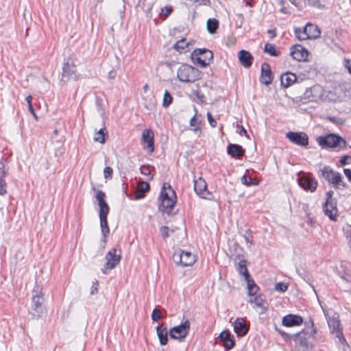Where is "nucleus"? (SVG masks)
<instances>
[{"mask_svg": "<svg viewBox=\"0 0 351 351\" xmlns=\"http://www.w3.org/2000/svg\"><path fill=\"white\" fill-rule=\"evenodd\" d=\"M219 339L223 343V346L226 350H230L234 346V337L232 336L229 330H223L219 334Z\"/></svg>", "mask_w": 351, "mask_h": 351, "instance_id": "obj_25", "label": "nucleus"}, {"mask_svg": "<svg viewBox=\"0 0 351 351\" xmlns=\"http://www.w3.org/2000/svg\"><path fill=\"white\" fill-rule=\"evenodd\" d=\"M121 256L120 254H117V250L115 248L111 249L106 256V263L104 268L102 269V272L106 274V269H114L120 262Z\"/></svg>", "mask_w": 351, "mask_h": 351, "instance_id": "obj_12", "label": "nucleus"}, {"mask_svg": "<svg viewBox=\"0 0 351 351\" xmlns=\"http://www.w3.org/2000/svg\"><path fill=\"white\" fill-rule=\"evenodd\" d=\"M105 197V193L100 190L97 191L95 197L98 202V205L99 207V215H108L109 213L110 208L104 199Z\"/></svg>", "mask_w": 351, "mask_h": 351, "instance_id": "obj_24", "label": "nucleus"}, {"mask_svg": "<svg viewBox=\"0 0 351 351\" xmlns=\"http://www.w3.org/2000/svg\"><path fill=\"white\" fill-rule=\"evenodd\" d=\"M306 326H309L311 327H313V322L312 320H310L308 324H306Z\"/></svg>", "mask_w": 351, "mask_h": 351, "instance_id": "obj_64", "label": "nucleus"}, {"mask_svg": "<svg viewBox=\"0 0 351 351\" xmlns=\"http://www.w3.org/2000/svg\"><path fill=\"white\" fill-rule=\"evenodd\" d=\"M75 72L76 69L73 61L70 58L66 60L63 64L60 81L64 84L66 83L73 75L75 74Z\"/></svg>", "mask_w": 351, "mask_h": 351, "instance_id": "obj_17", "label": "nucleus"}, {"mask_svg": "<svg viewBox=\"0 0 351 351\" xmlns=\"http://www.w3.org/2000/svg\"><path fill=\"white\" fill-rule=\"evenodd\" d=\"M351 162V156H343L340 159V164L341 165H346L349 164Z\"/></svg>", "mask_w": 351, "mask_h": 351, "instance_id": "obj_51", "label": "nucleus"}, {"mask_svg": "<svg viewBox=\"0 0 351 351\" xmlns=\"http://www.w3.org/2000/svg\"><path fill=\"white\" fill-rule=\"evenodd\" d=\"M296 75L294 73L290 72L283 73L280 76L281 85L285 88H287L291 86L296 81Z\"/></svg>", "mask_w": 351, "mask_h": 351, "instance_id": "obj_29", "label": "nucleus"}, {"mask_svg": "<svg viewBox=\"0 0 351 351\" xmlns=\"http://www.w3.org/2000/svg\"><path fill=\"white\" fill-rule=\"evenodd\" d=\"M264 51L272 56H277L278 52L276 50V47L273 44L266 43L264 47Z\"/></svg>", "mask_w": 351, "mask_h": 351, "instance_id": "obj_41", "label": "nucleus"}, {"mask_svg": "<svg viewBox=\"0 0 351 351\" xmlns=\"http://www.w3.org/2000/svg\"><path fill=\"white\" fill-rule=\"evenodd\" d=\"M283 5V3L281 5ZM280 12L284 13V14H287L288 13L287 8L285 7H284V6L281 7Z\"/></svg>", "mask_w": 351, "mask_h": 351, "instance_id": "obj_61", "label": "nucleus"}, {"mask_svg": "<svg viewBox=\"0 0 351 351\" xmlns=\"http://www.w3.org/2000/svg\"><path fill=\"white\" fill-rule=\"evenodd\" d=\"M333 191H328L326 195V200L323 206V210L324 214L329 217L330 220L336 221L338 210L337 207V200L335 198H333Z\"/></svg>", "mask_w": 351, "mask_h": 351, "instance_id": "obj_6", "label": "nucleus"}, {"mask_svg": "<svg viewBox=\"0 0 351 351\" xmlns=\"http://www.w3.org/2000/svg\"><path fill=\"white\" fill-rule=\"evenodd\" d=\"M275 329L282 336V337L284 338L285 341L292 339L295 342L300 341V344L302 345L306 339L305 336L302 335L304 333V330L295 334L291 335L278 329L277 327H275Z\"/></svg>", "mask_w": 351, "mask_h": 351, "instance_id": "obj_22", "label": "nucleus"}, {"mask_svg": "<svg viewBox=\"0 0 351 351\" xmlns=\"http://www.w3.org/2000/svg\"><path fill=\"white\" fill-rule=\"evenodd\" d=\"M191 1L197 5H207L210 4V0H191Z\"/></svg>", "mask_w": 351, "mask_h": 351, "instance_id": "obj_53", "label": "nucleus"}, {"mask_svg": "<svg viewBox=\"0 0 351 351\" xmlns=\"http://www.w3.org/2000/svg\"><path fill=\"white\" fill-rule=\"evenodd\" d=\"M345 66L348 69V72L351 74V60H346Z\"/></svg>", "mask_w": 351, "mask_h": 351, "instance_id": "obj_58", "label": "nucleus"}, {"mask_svg": "<svg viewBox=\"0 0 351 351\" xmlns=\"http://www.w3.org/2000/svg\"><path fill=\"white\" fill-rule=\"evenodd\" d=\"M228 153L232 157H241L245 154V149L241 145L230 144L228 146Z\"/></svg>", "mask_w": 351, "mask_h": 351, "instance_id": "obj_31", "label": "nucleus"}, {"mask_svg": "<svg viewBox=\"0 0 351 351\" xmlns=\"http://www.w3.org/2000/svg\"><path fill=\"white\" fill-rule=\"evenodd\" d=\"M172 10L173 9L171 6H165L162 9V12L165 18L167 17L172 12Z\"/></svg>", "mask_w": 351, "mask_h": 351, "instance_id": "obj_52", "label": "nucleus"}, {"mask_svg": "<svg viewBox=\"0 0 351 351\" xmlns=\"http://www.w3.org/2000/svg\"><path fill=\"white\" fill-rule=\"evenodd\" d=\"M105 128H101L99 130H98L94 136V141L95 142H99L100 143H104L106 141L105 136L107 134V132L105 133Z\"/></svg>", "mask_w": 351, "mask_h": 351, "instance_id": "obj_39", "label": "nucleus"}, {"mask_svg": "<svg viewBox=\"0 0 351 351\" xmlns=\"http://www.w3.org/2000/svg\"><path fill=\"white\" fill-rule=\"evenodd\" d=\"M156 334L160 345H166L168 342V334H169V330H167V326L164 324H159L156 327Z\"/></svg>", "mask_w": 351, "mask_h": 351, "instance_id": "obj_27", "label": "nucleus"}, {"mask_svg": "<svg viewBox=\"0 0 351 351\" xmlns=\"http://www.w3.org/2000/svg\"><path fill=\"white\" fill-rule=\"evenodd\" d=\"M116 77V73L114 70H111L108 75V78L109 80H114Z\"/></svg>", "mask_w": 351, "mask_h": 351, "instance_id": "obj_57", "label": "nucleus"}, {"mask_svg": "<svg viewBox=\"0 0 351 351\" xmlns=\"http://www.w3.org/2000/svg\"><path fill=\"white\" fill-rule=\"evenodd\" d=\"M32 96L29 95H28L25 100L28 104V110L30 112V113L33 115V117H34V119L37 121L38 120V117L35 112V110L33 108V106H32Z\"/></svg>", "mask_w": 351, "mask_h": 351, "instance_id": "obj_44", "label": "nucleus"}, {"mask_svg": "<svg viewBox=\"0 0 351 351\" xmlns=\"http://www.w3.org/2000/svg\"><path fill=\"white\" fill-rule=\"evenodd\" d=\"M234 329L239 336L243 337L247 332L248 328L246 326L245 320L243 318H237L233 323Z\"/></svg>", "mask_w": 351, "mask_h": 351, "instance_id": "obj_28", "label": "nucleus"}, {"mask_svg": "<svg viewBox=\"0 0 351 351\" xmlns=\"http://www.w3.org/2000/svg\"><path fill=\"white\" fill-rule=\"evenodd\" d=\"M113 170L110 167H106L104 169V175L106 179H111Z\"/></svg>", "mask_w": 351, "mask_h": 351, "instance_id": "obj_49", "label": "nucleus"}, {"mask_svg": "<svg viewBox=\"0 0 351 351\" xmlns=\"http://www.w3.org/2000/svg\"><path fill=\"white\" fill-rule=\"evenodd\" d=\"M348 236L350 237L349 245L351 247V227H350V229L348 230Z\"/></svg>", "mask_w": 351, "mask_h": 351, "instance_id": "obj_62", "label": "nucleus"}, {"mask_svg": "<svg viewBox=\"0 0 351 351\" xmlns=\"http://www.w3.org/2000/svg\"><path fill=\"white\" fill-rule=\"evenodd\" d=\"M241 182L243 184L250 186V185H258V182L256 180H254L250 177H247V176H243L241 178Z\"/></svg>", "mask_w": 351, "mask_h": 351, "instance_id": "obj_43", "label": "nucleus"}, {"mask_svg": "<svg viewBox=\"0 0 351 351\" xmlns=\"http://www.w3.org/2000/svg\"><path fill=\"white\" fill-rule=\"evenodd\" d=\"M7 171L5 169V164L3 162L0 161V195H4L6 193L5 183L3 180V178L5 176Z\"/></svg>", "mask_w": 351, "mask_h": 351, "instance_id": "obj_34", "label": "nucleus"}, {"mask_svg": "<svg viewBox=\"0 0 351 351\" xmlns=\"http://www.w3.org/2000/svg\"><path fill=\"white\" fill-rule=\"evenodd\" d=\"M200 121L196 119V116H193L190 120V125L194 127L193 130L197 132L200 130Z\"/></svg>", "mask_w": 351, "mask_h": 351, "instance_id": "obj_45", "label": "nucleus"}, {"mask_svg": "<svg viewBox=\"0 0 351 351\" xmlns=\"http://www.w3.org/2000/svg\"><path fill=\"white\" fill-rule=\"evenodd\" d=\"M343 173L345 176L348 178V179L351 181V169H344Z\"/></svg>", "mask_w": 351, "mask_h": 351, "instance_id": "obj_56", "label": "nucleus"}, {"mask_svg": "<svg viewBox=\"0 0 351 351\" xmlns=\"http://www.w3.org/2000/svg\"><path fill=\"white\" fill-rule=\"evenodd\" d=\"M324 89L319 85H315L310 88L306 90L305 97L311 101H318L319 100L325 99Z\"/></svg>", "mask_w": 351, "mask_h": 351, "instance_id": "obj_13", "label": "nucleus"}, {"mask_svg": "<svg viewBox=\"0 0 351 351\" xmlns=\"http://www.w3.org/2000/svg\"><path fill=\"white\" fill-rule=\"evenodd\" d=\"M173 260L177 265L183 267L192 265L195 262V258L190 252L180 251L173 254Z\"/></svg>", "mask_w": 351, "mask_h": 351, "instance_id": "obj_11", "label": "nucleus"}, {"mask_svg": "<svg viewBox=\"0 0 351 351\" xmlns=\"http://www.w3.org/2000/svg\"><path fill=\"white\" fill-rule=\"evenodd\" d=\"M154 170V167L151 165H143L140 169L141 173L143 175L147 176V179L149 180H152L153 179L152 171Z\"/></svg>", "mask_w": 351, "mask_h": 351, "instance_id": "obj_38", "label": "nucleus"}, {"mask_svg": "<svg viewBox=\"0 0 351 351\" xmlns=\"http://www.w3.org/2000/svg\"><path fill=\"white\" fill-rule=\"evenodd\" d=\"M287 289H288V285H287V284H286L285 282H278L275 285V290L278 292H281V293L285 292L287 290Z\"/></svg>", "mask_w": 351, "mask_h": 351, "instance_id": "obj_47", "label": "nucleus"}, {"mask_svg": "<svg viewBox=\"0 0 351 351\" xmlns=\"http://www.w3.org/2000/svg\"><path fill=\"white\" fill-rule=\"evenodd\" d=\"M193 182L194 190L196 193L202 198L210 199L212 195L207 190V184L206 181L202 178H198L197 179H194Z\"/></svg>", "mask_w": 351, "mask_h": 351, "instance_id": "obj_14", "label": "nucleus"}, {"mask_svg": "<svg viewBox=\"0 0 351 351\" xmlns=\"http://www.w3.org/2000/svg\"><path fill=\"white\" fill-rule=\"evenodd\" d=\"M267 33L271 38H274L276 36V32L274 29H269Z\"/></svg>", "mask_w": 351, "mask_h": 351, "instance_id": "obj_60", "label": "nucleus"}, {"mask_svg": "<svg viewBox=\"0 0 351 351\" xmlns=\"http://www.w3.org/2000/svg\"><path fill=\"white\" fill-rule=\"evenodd\" d=\"M189 43L184 38L177 41L173 46V48L179 52L184 51L187 47Z\"/></svg>", "mask_w": 351, "mask_h": 351, "instance_id": "obj_40", "label": "nucleus"}, {"mask_svg": "<svg viewBox=\"0 0 351 351\" xmlns=\"http://www.w3.org/2000/svg\"><path fill=\"white\" fill-rule=\"evenodd\" d=\"M105 197V193L100 190L97 191L95 197L98 202V205L99 207V215H108L109 213L110 208L104 199Z\"/></svg>", "mask_w": 351, "mask_h": 351, "instance_id": "obj_23", "label": "nucleus"}, {"mask_svg": "<svg viewBox=\"0 0 351 351\" xmlns=\"http://www.w3.org/2000/svg\"><path fill=\"white\" fill-rule=\"evenodd\" d=\"M160 233L163 239H167L169 236V228L167 226H164L160 227Z\"/></svg>", "mask_w": 351, "mask_h": 351, "instance_id": "obj_48", "label": "nucleus"}, {"mask_svg": "<svg viewBox=\"0 0 351 351\" xmlns=\"http://www.w3.org/2000/svg\"><path fill=\"white\" fill-rule=\"evenodd\" d=\"M291 56L298 61H305L308 56V51L300 45H295L291 47Z\"/></svg>", "mask_w": 351, "mask_h": 351, "instance_id": "obj_18", "label": "nucleus"}, {"mask_svg": "<svg viewBox=\"0 0 351 351\" xmlns=\"http://www.w3.org/2000/svg\"><path fill=\"white\" fill-rule=\"evenodd\" d=\"M238 58L241 64L245 68H249L252 64L254 57L246 50L242 49L239 51Z\"/></svg>", "mask_w": 351, "mask_h": 351, "instance_id": "obj_26", "label": "nucleus"}, {"mask_svg": "<svg viewBox=\"0 0 351 351\" xmlns=\"http://www.w3.org/2000/svg\"><path fill=\"white\" fill-rule=\"evenodd\" d=\"M294 33L299 40L316 39L320 36L321 31L319 27L312 23H308L303 29L295 27Z\"/></svg>", "mask_w": 351, "mask_h": 351, "instance_id": "obj_4", "label": "nucleus"}, {"mask_svg": "<svg viewBox=\"0 0 351 351\" xmlns=\"http://www.w3.org/2000/svg\"><path fill=\"white\" fill-rule=\"evenodd\" d=\"M247 282V293L250 298L256 295V293L258 290V287L255 284L254 281L251 278L245 280Z\"/></svg>", "mask_w": 351, "mask_h": 351, "instance_id": "obj_36", "label": "nucleus"}, {"mask_svg": "<svg viewBox=\"0 0 351 351\" xmlns=\"http://www.w3.org/2000/svg\"><path fill=\"white\" fill-rule=\"evenodd\" d=\"M250 304H254L256 307L263 310H266L268 307L267 301L261 295H255L250 298L248 300Z\"/></svg>", "mask_w": 351, "mask_h": 351, "instance_id": "obj_32", "label": "nucleus"}, {"mask_svg": "<svg viewBox=\"0 0 351 351\" xmlns=\"http://www.w3.org/2000/svg\"><path fill=\"white\" fill-rule=\"evenodd\" d=\"M299 185L304 190H308L313 192L317 186V180L309 175H304L298 179Z\"/></svg>", "mask_w": 351, "mask_h": 351, "instance_id": "obj_16", "label": "nucleus"}, {"mask_svg": "<svg viewBox=\"0 0 351 351\" xmlns=\"http://www.w3.org/2000/svg\"><path fill=\"white\" fill-rule=\"evenodd\" d=\"M148 88H149L148 84H145V85L143 86V90H144L145 92H147V90H148Z\"/></svg>", "mask_w": 351, "mask_h": 351, "instance_id": "obj_63", "label": "nucleus"}, {"mask_svg": "<svg viewBox=\"0 0 351 351\" xmlns=\"http://www.w3.org/2000/svg\"><path fill=\"white\" fill-rule=\"evenodd\" d=\"M237 270L241 275L244 276L245 280H247L248 278H251L247 271L245 260H239V261L237 263Z\"/></svg>", "mask_w": 351, "mask_h": 351, "instance_id": "obj_33", "label": "nucleus"}, {"mask_svg": "<svg viewBox=\"0 0 351 351\" xmlns=\"http://www.w3.org/2000/svg\"><path fill=\"white\" fill-rule=\"evenodd\" d=\"M191 58L194 63L199 64L202 67H206L213 60V53L208 49H196L193 51Z\"/></svg>", "mask_w": 351, "mask_h": 351, "instance_id": "obj_7", "label": "nucleus"}, {"mask_svg": "<svg viewBox=\"0 0 351 351\" xmlns=\"http://www.w3.org/2000/svg\"><path fill=\"white\" fill-rule=\"evenodd\" d=\"M207 119L212 128H215L217 125V121L213 119L210 112H207Z\"/></svg>", "mask_w": 351, "mask_h": 351, "instance_id": "obj_50", "label": "nucleus"}, {"mask_svg": "<svg viewBox=\"0 0 351 351\" xmlns=\"http://www.w3.org/2000/svg\"><path fill=\"white\" fill-rule=\"evenodd\" d=\"M319 144L324 147H338L342 149L346 147V141L338 135L329 134L326 136L317 138Z\"/></svg>", "mask_w": 351, "mask_h": 351, "instance_id": "obj_5", "label": "nucleus"}, {"mask_svg": "<svg viewBox=\"0 0 351 351\" xmlns=\"http://www.w3.org/2000/svg\"><path fill=\"white\" fill-rule=\"evenodd\" d=\"M149 188L148 182L144 181L139 182L135 193V199H142L145 196V193L149 191Z\"/></svg>", "mask_w": 351, "mask_h": 351, "instance_id": "obj_30", "label": "nucleus"}, {"mask_svg": "<svg viewBox=\"0 0 351 351\" xmlns=\"http://www.w3.org/2000/svg\"><path fill=\"white\" fill-rule=\"evenodd\" d=\"M206 27L210 34H214L219 27V22L215 19H209L207 21Z\"/></svg>", "mask_w": 351, "mask_h": 351, "instance_id": "obj_37", "label": "nucleus"}, {"mask_svg": "<svg viewBox=\"0 0 351 351\" xmlns=\"http://www.w3.org/2000/svg\"><path fill=\"white\" fill-rule=\"evenodd\" d=\"M143 148L147 149L149 153L154 151V133L151 130H145L142 134Z\"/></svg>", "mask_w": 351, "mask_h": 351, "instance_id": "obj_19", "label": "nucleus"}, {"mask_svg": "<svg viewBox=\"0 0 351 351\" xmlns=\"http://www.w3.org/2000/svg\"><path fill=\"white\" fill-rule=\"evenodd\" d=\"M260 81L262 84L269 85L273 81L272 72L268 63L264 62L261 65V74Z\"/></svg>", "mask_w": 351, "mask_h": 351, "instance_id": "obj_21", "label": "nucleus"}, {"mask_svg": "<svg viewBox=\"0 0 351 351\" xmlns=\"http://www.w3.org/2000/svg\"><path fill=\"white\" fill-rule=\"evenodd\" d=\"M33 292L34 294L32 299V309L34 311L33 315L34 316L40 317L44 311V294L39 287H37L36 289H34Z\"/></svg>", "mask_w": 351, "mask_h": 351, "instance_id": "obj_8", "label": "nucleus"}, {"mask_svg": "<svg viewBox=\"0 0 351 351\" xmlns=\"http://www.w3.org/2000/svg\"><path fill=\"white\" fill-rule=\"evenodd\" d=\"M98 282L95 281L90 289V294L94 295L98 292Z\"/></svg>", "mask_w": 351, "mask_h": 351, "instance_id": "obj_54", "label": "nucleus"}, {"mask_svg": "<svg viewBox=\"0 0 351 351\" xmlns=\"http://www.w3.org/2000/svg\"><path fill=\"white\" fill-rule=\"evenodd\" d=\"M160 211L169 215L176 204V194L168 183L163 184L160 197Z\"/></svg>", "mask_w": 351, "mask_h": 351, "instance_id": "obj_1", "label": "nucleus"}, {"mask_svg": "<svg viewBox=\"0 0 351 351\" xmlns=\"http://www.w3.org/2000/svg\"><path fill=\"white\" fill-rule=\"evenodd\" d=\"M322 176L337 189H343L347 187L346 183L343 181L340 173L335 171L328 166H324L321 170Z\"/></svg>", "mask_w": 351, "mask_h": 351, "instance_id": "obj_3", "label": "nucleus"}, {"mask_svg": "<svg viewBox=\"0 0 351 351\" xmlns=\"http://www.w3.org/2000/svg\"><path fill=\"white\" fill-rule=\"evenodd\" d=\"M173 97L169 93L168 90H165L163 99H162V106L164 108H167L170 106V104L172 103Z\"/></svg>", "mask_w": 351, "mask_h": 351, "instance_id": "obj_42", "label": "nucleus"}, {"mask_svg": "<svg viewBox=\"0 0 351 351\" xmlns=\"http://www.w3.org/2000/svg\"><path fill=\"white\" fill-rule=\"evenodd\" d=\"M190 328L191 323L186 319L180 325L171 328L169 330V336L171 339L182 341L189 335Z\"/></svg>", "mask_w": 351, "mask_h": 351, "instance_id": "obj_9", "label": "nucleus"}, {"mask_svg": "<svg viewBox=\"0 0 351 351\" xmlns=\"http://www.w3.org/2000/svg\"><path fill=\"white\" fill-rule=\"evenodd\" d=\"M161 311L157 308H154L152 313V319L153 322H158L162 318Z\"/></svg>", "mask_w": 351, "mask_h": 351, "instance_id": "obj_46", "label": "nucleus"}, {"mask_svg": "<svg viewBox=\"0 0 351 351\" xmlns=\"http://www.w3.org/2000/svg\"><path fill=\"white\" fill-rule=\"evenodd\" d=\"M200 71L195 67L184 64L177 71V77L182 82L192 83L200 79Z\"/></svg>", "mask_w": 351, "mask_h": 351, "instance_id": "obj_2", "label": "nucleus"}, {"mask_svg": "<svg viewBox=\"0 0 351 351\" xmlns=\"http://www.w3.org/2000/svg\"><path fill=\"white\" fill-rule=\"evenodd\" d=\"M107 216L108 215H99L100 227L102 234L104 237H106L110 232V229L108 225Z\"/></svg>", "mask_w": 351, "mask_h": 351, "instance_id": "obj_35", "label": "nucleus"}, {"mask_svg": "<svg viewBox=\"0 0 351 351\" xmlns=\"http://www.w3.org/2000/svg\"><path fill=\"white\" fill-rule=\"evenodd\" d=\"M302 323L303 318L295 314H288L282 319V324L286 327L300 326Z\"/></svg>", "mask_w": 351, "mask_h": 351, "instance_id": "obj_20", "label": "nucleus"}, {"mask_svg": "<svg viewBox=\"0 0 351 351\" xmlns=\"http://www.w3.org/2000/svg\"><path fill=\"white\" fill-rule=\"evenodd\" d=\"M237 128H240L239 130L238 131L239 134L245 135L246 137L249 138V136L247 135V131L245 130V129L243 126L239 127V125H237Z\"/></svg>", "mask_w": 351, "mask_h": 351, "instance_id": "obj_55", "label": "nucleus"}, {"mask_svg": "<svg viewBox=\"0 0 351 351\" xmlns=\"http://www.w3.org/2000/svg\"><path fill=\"white\" fill-rule=\"evenodd\" d=\"M245 239L247 243H252V237L249 234L248 235L245 236Z\"/></svg>", "mask_w": 351, "mask_h": 351, "instance_id": "obj_59", "label": "nucleus"}, {"mask_svg": "<svg viewBox=\"0 0 351 351\" xmlns=\"http://www.w3.org/2000/svg\"><path fill=\"white\" fill-rule=\"evenodd\" d=\"M286 137L291 142L298 145L306 146L308 144V137L302 132H289L286 134Z\"/></svg>", "mask_w": 351, "mask_h": 351, "instance_id": "obj_15", "label": "nucleus"}, {"mask_svg": "<svg viewBox=\"0 0 351 351\" xmlns=\"http://www.w3.org/2000/svg\"><path fill=\"white\" fill-rule=\"evenodd\" d=\"M328 324L330 331L334 334L336 337L341 339L343 336L342 332L339 328L340 323L339 319V315L334 311H328L326 314Z\"/></svg>", "mask_w": 351, "mask_h": 351, "instance_id": "obj_10", "label": "nucleus"}]
</instances>
